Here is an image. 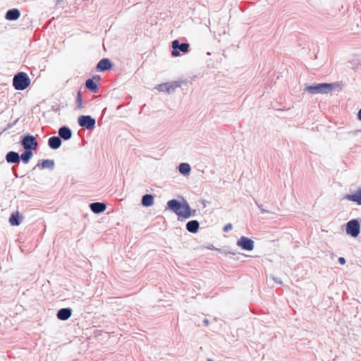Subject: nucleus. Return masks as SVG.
<instances>
[{"instance_id":"f257e3e1","label":"nucleus","mask_w":361,"mask_h":361,"mask_svg":"<svg viewBox=\"0 0 361 361\" xmlns=\"http://www.w3.org/2000/svg\"><path fill=\"white\" fill-rule=\"evenodd\" d=\"M166 208L173 213H175L178 217H182L189 215V204L185 200L183 202H180L176 199H172L167 202Z\"/></svg>"},{"instance_id":"f03ea898","label":"nucleus","mask_w":361,"mask_h":361,"mask_svg":"<svg viewBox=\"0 0 361 361\" xmlns=\"http://www.w3.org/2000/svg\"><path fill=\"white\" fill-rule=\"evenodd\" d=\"M334 88V83H316L311 85H307L305 90L310 94H327L331 92Z\"/></svg>"},{"instance_id":"7ed1b4c3","label":"nucleus","mask_w":361,"mask_h":361,"mask_svg":"<svg viewBox=\"0 0 361 361\" xmlns=\"http://www.w3.org/2000/svg\"><path fill=\"white\" fill-rule=\"evenodd\" d=\"M30 84V79L27 73L19 72L13 78V86L16 90H24Z\"/></svg>"},{"instance_id":"20e7f679","label":"nucleus","mask_w":361,"mask_h":361,"mask_svg":"<svg viewBox=\"0 0 361 361\" xmlns=\"http://www.w3.org/2000/svg\"><path fill=\"white\" fill-rule=\"evenodd\" d=\"M22 147L25 149L35 151L37 149L39 144L36 137L30 134H25L20 137L19 142Z\"/></svg>"},{"instance_id":"39448f33","label":"nucleus","mask_w":361,"mask_h":361,"mask_svg":"<svg viewBox=\"0 0 361 361\" xmlns=\"http://www.w3.org/2000/svg\"><path fill=\"white\" fill-rule=\"evenodd\" d=\"M345 232L347 235L353 238L357 237L360 233V224L359 220L353 219L348 221L345 224Z\"/></svg>"},{"instance_id":"423d86ee","label":"nucleus","mask_w":361,"mask_h":361,"mask_svg":"<svg viewBox=\"0 0 361 361\" xmlns=\"http://www.w3.org/2000/svg\"><path fill=\"white\" fill-rule=\"evenodd\" d=\"M78 123L87 130H92L95 128L96 120L90 115H82L78 117Z\"/></svg>"},{"instance_id":"0eeeda50","label":"nucleus","mask_w":361,"mask_h":361,"mask_svg":"<svg viewBox=\"0 0 361 361\" xmlns=\"http://www.w3.org/2000/svg\"><path fill=\"white\" fill-rule=\"evenodd\" d=\"M172 51L173 56H178L180 52L186 54L189 51L190 45L188 43H180L178 39L172 42Z\"/></svg>"},{"instance_id":"6e6552de","label":"nucleus","mask_w":361,"mask_h":361,"mask_svg":"<svg viewBox=\"0 0 361 361\" xmlns=\"http://www.w3.org/2000/svg\"><path fill=\"white\" fill-rule=\"evenodd\" d=\"M237 245L243 250L251 251L254 249V241L247 237L241 236L237 241Z\"/></svg>"},{"instance_id":"1a4fd4ad","label":"nucleus","mask_w":361,"mask_h":361,"mask_svg":"<svg viewBox=\"0 0 361 361\" xmlns=\"http://www.w3.org/2000/svg\"><path fill=\"white\" fill-rule=\"evenodd\" d=\"M101 80L99 75H94L92 78H89L85 82L86 88L92 93H97L99 87L97 82Z\"/></svg>"},{"instance_id":"9d476101","label":"nucleus","mask_w":361,"mask_h":361,"mask_svg":"<svg viewBox=\"0 0 361 361\" xmlns=\"http://www.w3.org/2000/svg\"><path fill=\"white\" fill-rule=\"evenodd\" d=\"M113 66L112 62L108 58L102 59L97 64L96 69L99 72L110 70Z\"/></svg>"},{"instance_id":"9b49d317","label":"nucleus","mask_w":361,"mask_h":361,"mask_svg":"<svg viewBox=\"0 0 361 361\" xmlns=\"http://www.w3.org/2000/svg\"><path fill=\"white\" fill-rule=\"evenodd\" d=\"M6 161L10 164H18L20 162V157L18 152L9 151L5 156Z\"/></svg>"},{"instance_id":"f8f14e48","label":"nucleus","mask_w":361,"mask_h":361,"mask_svg":"<svg viewBox=\"0 0 361 361\" xmlns=\"http://www.w3.org/2000/svg\"><path fill=\"white\" fill-rule=\"evenodd\" d=\"M58 133H59V137L62 140H69L72 136H73V132L71 130V129L66 126H61V128H59V130H58Z\"/></svg>"},{"instance_id":"ddd939ff","label":"nucleus","mask_w":361,"mask_h":361,"mask_svg":"<svg viewBox=\"0 0 361 361\" xmlns=\"http://www.w3.org/2000/svg\"><path fill=\"white\" fill-rule=\"evenodd\" d=\"M343 200L356 202L361 205V188H359L354 194H346L343 196Z\"/></svg>"},{"instance_id":"4468645a","label":"nucleus","mask_w":361,"mask_h":361,"mask_svg":"<svg viewBox=\"0 0 361 361\" xmlns=\"http://www.w3.org/2000/svg\"><path fill=\"white\" fill-rule=\"evenodd\" d=\"M72 315V309L70 307L61 308L56 313V317L59 320L66 321Z\"/></svg>"},{"instance_id":"2eb2a0df","label":"nucleus","mask_w":361,"mask_h":361,"mask_svg":"<svg viewBox=\"0 0 361 361\" xmlns=\"http://www.w3.org/2000/svg\"><path fill=\"white\" fill-rule=\"evenodd\" d=\"M20 16V11L18 8H13L11 9H8L6 14H5V18L7 20L10 21H14L18 20Z\"/></svg>"},{"instance_id":"dca6fc26","label":"nucleus","mask_w":361,"mask_h":361,"mask_svg":"<svg viewBox=\"0 0 361 361\" xmlns=\"http://www.w3.org/2000/svg\"><path fill=\"white\" fill-rule=\"evenodd\" d=\"M91 211L94 214H100L104 212L106 209V204L104 202H92L90 204Z\"/></svg>"},{"instance_id":"f3484780","label":"nucleus","mask_w":361,"mask_h":361,"mask_svg":"<svg viewBox=\"0 0 361 361\" xmlns=\"http://www.w3.org/2000/svg\"><path fill=\"white\" fill-rule=\"evenodd\" d=\"M62 144V140L59 136L50 137L48 140V146L52 149H59Z\"/></svg>"},{"instance_id":"a211bd4d","label":"nucleus","mask_w":361,"mask_h":361,"mask_svg":"<svg viewBox=\"0 0 361 361\" xmlns=\"http://www.w3.org/2000/svg\"><path fill=\"white\" fill-rule=\"evenodd\" d=\"M55 166L54 160L53 159H44L41 163H38L34 168L33 170L36 169V167H39L41 169H49L50 170L54 169Z\"/></svg>"},{"instance_id":"6ab92c4d","label":"nucleus","mask_w":361,"mask_h":361,"mask_svg":"<svg viewBox=\"0 0 361 361\" xmlns=\"http://www.w3.org/2000/svg\"><path fill=\"white\" fill-rule=\"evenodd\" d=\"M186 230L192 233H196L200 228V223L197 220H191L187 222L185 225Z\"/></svg>"},{"instance_id":"aec40b11","label":"nucleus","mask_w":361,"mask_h":361,"mask_svg":"<svg viewBox=\"0 0 361 361\" xmlns=\"http://www.w3.org/2000/svg\"><path fill=\"white\" fill-rule=\"evenodd\" d=\"M23 220V217L20 215L18 212L12 213L9 217V223L11 226H19Z\"/></svg>"},{"instance_id":"412c9836","label":"nucleus","mask_w":361,"mask_h":361,"mask_svg":"<svg viewBox=\"0 0 361 361\" xmlns=\"http://www.w3.org/2000/svg\"><path fill=\"white\" fill-rule=\"evenodd\" d=\"M154 197L152 194H145L142 196L141 203L143 207H149L154 204Z\"/></svg>"},{"instance_id":"4be33fe9","label":"nucleus","mask_w":361,"mask_h":361,"mask_svg":"<svg viewBox=\"0 0 361 361\" xmlns=\"http://www.w3.org/2000/svg\"><path fill=\"white\" fill-rule=\"evenodd\" d=\"M33 157V151L28 149H24L23 153L20 154V161L25 164L29 163L32 157Z\"/></svg>"},{"instance_id":"5701e85b","label":"nucleus","mask_w":361,"mask_h":361,"mask_svg":"<svg viewBox=\"0 0 361 361\" xmlns=\"http://www.w3.org/2000/svg\"><path fill=\"white\" fill-rule=\"evenodd\" d=\"M179 172L184 176L188 175L191 171V167L188 163H181L178 166Z\"/></svg>"},{"instance_id":"b1692460","label":"nucleus","mask_w":361,"mask_h":361,"mask_svg":"<svg viewBox=\"0 0 361 361\" xmlns=\"http://www.w3.org/2000/svg\"><path fill=\"white\" fill-rule=\"evenodd\" d=\"M181 81H174L171 83H168L167 87L165 89L166 92L169 94L173 92L177 87H180Z\"/></svg>"},{"instance_id":"393cba45","label":"nucleus","mask_w":361,"mask_h":361,"mask_svg":"<svg viewBox=\"0 0 361 361\" xmlns=\"http://www.w3.org/2000/svg\"><path fill=\"white\" fill-rule=\"evenodd\" d=\"M75 104L78 109L82 108V93L80 90L77 92Z\"/></svg>"},{"instance_id":"a878e982","label":"nucleus","mask_w":361,"mask_h":361,"mask_svg":"<svg viewBox=\"0 0 361 361\" xmlns=\"http://www.w3.org/2000/svg\"><path fill=\"white\" fill-rule=\"evenodd\" d=\"M208 250H217L219 251V252L221 253H224L225 255H227V254H231V255H235V252H231V251H224V250H222L221 249H219V248H216L213 245H209L208 246L206 247Z\"/></svg>"},{"instance_id":"bb28decb","label":"nucleus","mask_w":361,"mask_h":361,"mask_svg":"<svg viewBox=\"0 0 361 361\" xmlns=\"http://www.w3.org/2000/svg\"><path fill=\"white\" fill-rule=\"evenodd\" d=\"M168 82L159 84L156 88L159 92H166L165 89L167 87Z\"/></svg>"},{"instance_id":"cd10ccee","label":"nucleus","mask_w":361,"mask_h":361,"mask_svg":"<svg viewBox=\"0 0 361 361\" xmlns=\"http://www.w3.org/2000/svg\"><path fill=\"white\" fill-rule=\"evenodd\" d=\"M189 214H190L188 215L187 216H183V219H189L191 216H195V214H196V210L195 209H192L190 208V207L189 206Z\"/></svg>"},{"instance_id":"c85d7f7f","label":"nucleus","mask_w":361,"mask_h":361,"mask_svg":"<svg viewBox=\"0 0 361 361\" xmlns=\"http://www.w3.org/2000/svg\"><path fill=\"white\" fill-rule=\"evenodd\" d=\"M18 119H16L15 121H13V123H9L7 124L6 127L4 129V130L2 132H1V133L10 128H11L12 127H13L18 122Z\"/></svg>"},{"instance_id":"c756f323","label":"nucleus","mask_w":361,"mask_h":361,"mask_svg":"<svg viewBox=\"0 0 361 361\" xmlns=\"http://www.w3.org/2000/svg\"><path fill=\"white\" fill-rule=\"evenodd\" d=\"M255 202L256 205L257 206V207L260 209V212L262 214L269 213V212L268 210L263 209L262 205L259 204L257 201L255 200Z\"/></svg>"},{"instance_id":"7c9ffc66","label":"nucleus","mask_w":361,"mask_h":361,"mask_svg":"<svg viewBox=\"0 0 361 361\" xmlns=\"http://www.w3.org/2000/svg\"><path fill=\"white\" fill-rule=\"evenodd\" d=\"M233 228V226L231 224H228L226 225H225L223 228V231L224 232H228L229 231H231Z\"/></svg>"},{"instance_id":"2f4dec72","label":"nucleus","mask_w":361,"mask_h":361,"mask_svg":"<svg viewBox=\"0 0 361 361\" xmlns=\"http://www.w3.org/2000/svg\"><path fill=\"white\" fill-rule=\"evenodd\" d=\"M338 261L339 264H342V265L345 264L346 262L345 259L343 257H339Z\"/></svg>"},{"instance_id":"473e14b6","label":"nucleus","mask_w":361,"mask_h":361,"mask_svg":"<svg viewBox=\"0 0 361 361\" xmlns=\"http://www.w3.org/2000/svg\"><path fill=\"white\" fill-rule=\"evenodd\" d=\"M11 169H12V171L13 172V174H14L15 177L18 178V173L16 172V166H12Z\"/></svg>"},{"instance_id":"72a5a7b5","label":"nucleus","mask_w":361,"mask_h":361,"mask_svg":"<svg viewBox=\"0 0 361 361\" xmlns=\"http://www.w3.org/2000/svg\"><path fill=\"white\" fill-rule=\"evenodd\" d=\"M273 279H274V281L276 283H279V284H282V281H281L279 279H278V278H274Z\"/></svg>"},{"instance_id":"f704fd0d","label":"nucleus","mask_w":361,"mask_h":361,"mask_svg":"<svg viewBox=\"0 0 361 361\" xmlns=\"http://www.w3.org/2000/svg\"><path fill=\"white\" fill-rule=\"evenodd\" d=\"M202 322L205 326H208L209 324V321L207 319H204Z\"/></svg>"},{"instance_id":"c9c22d12","label":"nucleus","mask_w":361,"mask_h":361,"mask_svg":"<svg viewBox=\"0 0 361 361\" xmlns=\"http://www.w3.org/2000/svg\"><path fill=\"white\" fill-rule=\"evenodd\" d=\"M357 118L360 121H361V109L358 111Z\"/></svg>"},{"instance_id":"e433bc0d","label":"nucleus","mask_w":361,"mask_h":361,"mask_svg":"<svg viewBox=\"0 0 361 361\" xmlns=\"http://www.w3.org/2000/svg\"><path fill=\"white\" fill-rule=\"evenodd\" d=\"M61 3H63V0H56V6H59V5H60Z\"/></svg>"},{"instance_id":"4c0bfd02","label":"nucleus","mask_w":361,"mask_h":361,"mask_svg":"<svg viewBox=\"0 0 361 361\" xmlns=\"http://www.w3.org/2000/svg\"><path fill=\"white\" fill-rule=\"evenodd\" d=\"M207 361H213L212 359H208Z\"/></svg>"}]
</instances>
